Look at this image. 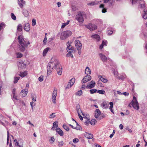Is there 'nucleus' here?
<instances>
[{
	"label": "nucleus",
	"instance_id": "18",
	"mask_svg": "<svg viewBox=\"0 0 147 147\" xmlns=\"http://www.w3.org/2000/svg\"><path fill=\"white\" fill-rule=\"evenodd\" d=\"M91 37L96 39L97 41H99L100 40V38L99 36L97 34H95L93 35H92L91 36Z\"/></svg>",
	"mask_w": 147,
	"mask_h": 147
},
{
	"label": "nucleus",
	"instance_id": "33",
	"mask_svg": "<svg viewBox=\"0 0 147 147\" xmlns=\"http://www.w3.org/2000/svg\"><path fill=\"white\" fill-rule=\"evenodd\" d=\"M82 90H79L76 93V95L77 96H80L82 95Z\"/></svg>",
	"mask_w": 147,
	"mask_h": 147
},
{
	"label": "nucleus",
	"instance_id": "42",
	"mask_svg": "<svg viewBox=\"0 0 147 147\" xmlns=\"http://www.w3.org/2000/svg\"><path fill=\"white\" fill-rule=\"evenodd\" d=\"M11 17L12 19L14 20H16V17L13 13H11Z\"/></svg>",
	"mask_w": 147,
	"mask_h": 147
},
{
	"label": "nucleus",
	"instance_id": "5",
	"mask_svg": "<svg viewBox=\"0 0 147 147\" xmlns=\"http://www.w3.org/2000/svg\"><path fill=\"white\" fill-rule=\"evenodd\" d=\"M71 34V32L69 30L64 31L61 33L60 38L62 40H64L67 37L70 36Z\"/></svg>",
	"mask_w": 147,
	"mask_h": 147
},
{
	"label": "nucleus",
	"instance_id": "64",
	"mask_svg": "<svg viewBox=\"0 0 147 147\" xmlns=\"http://www.w3.org/2000/svg\"><path fill=\"white\" fill-rule=\"evenodd\" d=\"M15 91L16 89L15 88L13 89L12 91V94H13V95H15Z\"/></svg>",
	"mask_w": 147,
	"mask_h": 147
},
{
	"label": "nucleus",
	"instance_id": "32",
	"mask_svg": "<svg viewBox=\"0 0 147 147\" xmlns=\"http://www.w3.org/2000/svg\"><path fill=\"white\" fill-rule=\"evenodd\" d=\"M63 127L67 131H68L69 130V127L65 124L63 125Z\"/></svg>",
	"mask_w": 147,
	"mask_h": 147
},
{
	"label": "nucleus",
	"instance_id": "58",
	"mask_svg": "<svg viewBox=\"0 0 147 147\" xmlns=\"http://www.w3.org/2000/svg\"><path fill=\"white\" fill-rule=\"evenodd\" d=\"M71 7L72 11H75L76 10V8L74 6H72Z\"/></svg>",
	"mask_w": 147,
	"mask_h": 147
},
{
	"label": "nucleus",
	"instance_id": "3",
	"mask_svg": "<svg viewBox=\"0 0 147 147\" xmlns=\"http://www.w3.org/2000/svg\"><path fill=\"white\" fill-rule=\"evenodd\" d=\"M86 15L84 12H79L76 16V19L80 23H82L84 21V18H86Z\"/></svg>",
	"mask_w": 147,
	"mask_h": 147
},
{
	"label": "nucleus",
	"instance_id": "50",
	"mask_svg": "<svg viewBox=\"0 0 147 147\" xmlns=\"http://www.w3.org/2000/svg\"><path fill=\"white\" fill-rule=\"evenodd\" d=\"M113 32L112 30H108L107 31V33L109 35H111L112 34Z\"/></svg>",
	"mask_w": 147,
	"mask_h": 147
},
{
	"label": "nucleus",
	"instance_id": "22",
	"mask_svg": "<svg viewBox=\"0 0 147 147\" xmlns=\"http://www.w3.org/2000/svg\"><path fill=\"white\" fill-rule=\"evenodd\" d=\"M143 18L144 19H147V10L143 11Z\"/></svg>",
	"mask_w": 147,
	"mask_h": 147
},
{
	"label": "nucleus",
	"instance_id": "17",
	"mask_svg": "<svg viewBox=\"0 0 147 147\" xmlns=\"http://www.w3.org/2000/svg\"><path fill=\"white\" fill-rule=\"evenodd\" d=\"M115 0H103V2L104 3H107L109 2V6H111L112 5Z\"/></svg>",
	"mask_w": 147,
	"mask_h": 147
},
{
	"label": "nucleus",
	"instance_id": "41",
	"mask_svg": "<svg viewBox=\"0 0 147 147\" xmlns=\"http://www.w3.org/2000/svg\"><path fill=\"white\" fill-rule=\"evenodd\" d=\"M79 141V140L77 138L74 139L73 140V142L74 143H76Z\"/></svg>",
	"mask_w": 147,
	"mask_h": 147
},
{
	"label": "nucleus",
	"instance_id": "24",
	"mask_svg": "<svg viewBox=\"0 0 147 147\" xmlns=\"http://www.w3.org/2000/svg\"><path fill=\"white\" fill-rule=\"evenodd\" d=\"M50 49H51L49 47H47L43 51V56H45L46 55L47 53L49 50Z\"/></svg>",
	"mask_w": 147,
	"mask_h": 147
},
{
	"label": "nucleus",
	"instance_id": "43",
	"mask_svg": "<svg viewBox=\"0 0 147 147\" xmlns=\"http://www.w3.org/2000/svg\"><path fill=\"white\" fill-rule=\"evenodd\" d=\"M20 0L18 1V3L21 8H22L23 7V4L20 2Z\"/></svg>",
	"mask_w": 147,
	"mask_h": 147
},
{
	"label": "nucleus",
	"instance_id": "7",
	"mask_svg": "<svg viewBox=\"0 0 147 147\" xmlns=\"http://www.w3.org/2000/svg\"><path fill=\"white\" fill-rule=\"evenodd\" d=\"M75 79L74 78H72L68 82L67 87H66V89L70 88L74 84L75 82Z\"/></svg>",
	"mask_w": 147,
	"mask_h": 147
},
{
	"label": "nucleus",
	"instance_id": "47",
	"mask_svg": "<svg viewBox=\"0 0 147 147\" xmlns=\"http://www.w3.org/2000/svg\"><path fill=\"white\" fill-rule=\"evenodd\" d=\"M58 146L59 147H61L62 146L63 144V141H61V142H58Z\"/></svg>",
	"mask_w": 147,
	"mask_h": 147
},
{
	"label": "nucleus",
	"instance_id": "21",
	"mask_svg": "<svg viewBox=\"0 0 147 147\" xmlns=\"http://www.w3.org/2000/svg\"><path fill=\"white\" fill-rule=\"evenodd\" d=\"M98 78H99L101 81L105 83H106L107 82L108 80L107 79L103 77H102L101 76H98Z\"/></svg>",
	"mask_w": 147,
	"mask_h": 147
},
{
	"label": "nucleus",
	"instance_id": "52",
	"mask_svg": "<svg viewBox=\"0 0 147 147\" xmlns=\"http://www.w3.org/2000/svg\"><path fill=\"white\" fill-rule=\"evenodd\" d=\"M77 110V113L78 114H79V113H80V112L81 113H82V115H83V116H84V114H83L82 112V111L81 109H76Z\"/></svg>",
	"mask_w": 147,
	"mask_h": 147
},
{
	"label": "nucleus",
	"instance_id": "12",
	"mask_svg": "<svg viewBox=\"0 0 147 147\" xmlns=\"http://www.w3.org/2000/svg\"><path fill=\"white\" fill-rule=\"evenodd\" d=\"M18 65L19 69H25L26 67V65L24 62L22 63V62H20Z\"/></svg>",
	"mask_w": 147,
	"mask_h": 147
},
{
	"label": "nucleus",
	"instance_id": "53",
	"mask_svg": "<svg viewBox=\"0 0 147 147\" xmlns=\"http://www.w3.org/2000/svg\"><path fill=\"white\" fill-rule=\"evenodd\" d=\"M90 120L89 119H87L86 120V121L85 122V124L86 125H88L90 123Z\"/></svg>",
	"mask_w": 147,
	"mask_h": 147
},
{
	"label": "nucleus",
	"instance_id": "27",
	"mask_svg": "<svg viewBox=\"0 0 147 147\" xmlns=\"http://www.w3.org/2000/svg\"><path fill=\"white\" fill-rule=\"evenodd\" d=\"M97 122V121L95 119H93L91 120L90 123L92 125H94Z\"/></svg>",
	"mask_w": 147,
	"mask_h": 147
},
{
	"label": "nucleus",
	"instance_id": "35",
	"mask_svg": "<svg viewBox=\"0 0 147 147\" xmlns=\"http://www.w3.org/2000/svg\"><path fill=\"white\" fill-rule=\"evenodd\" d=\"M20 78V77H15L14 78V83L15 84L17 83L18 82V80H19Z\"/></svg>",
	"mask_w": 147,
	"mask_h": 147
},
{
	"label": "nucleus",
	"instance_id": "54",
	"mask_svg": "<svg viewBox=\"0 0 147 147\" xmlns=\"http://www.w3.org/2000/svg\"><path fill=\"white\" fill-rule=\"evenodd\" d=\"M47 36H45V37L44 39L43 40V43L44 44V45H45L46 43L47 42Z\"/></svg>",
	"mask_w": 147,
	"mask_h": 147
},
{
	"label": "nucleus",
	"instance_id": "14",
	"mask_svg": "<svg viewBox=\"0 0 147 147\" xmlns=\"http://www.w3.org/2000/svg\"><path fill=\"white\" fill-rule=\"evenodd\" d=\"M100 114L101 112L100 111L99 109H96L95 111L94 117L96 118H97Z\"/></svg>",
	"mask_w": 147,
	"mask_h": 147
},
{
	"label": "nucleus",
	"instance_id": "25",
	"mask_svg": "<svg viewBox=\"0 0 147 147\" xmlns=\"http://www.w3.org/2000/svg\"><path fill=\"white\" fill-rule=\"evenodd\" d=\"M27 74L26 71H24V72L21 71L20 72V75L21 77L23 78L26 76Z\"/></svg>",
	"mask_w": 147,
	"mask_h": 147
},
{
	"label": "nucleus",
	"instance_id": "40",
	"mask_svg": "<svg viewBox=\"0 0 147 147\" xmlns=\"http://www.w3.org/2000/svg\"><path fill=\"white\" fill-rule=\"evenodd\" d=\"M88 136L87 137L88 139H91L92 138H93V135L92 134L88 133Z\"/></svg>",
	"mask_w": 147,
	"mask_h": 147
},
{
	"label": "nucleus",
	"instance_id": "48",
	"mask_svg": "<svg viewBox=\"0 0 147 147\" xmlns=\"http://www.w3.org/2000/svg\"><path fill=\"white\" fill-rule=\"evenodd\" d=\"M55 114L54 113L51 114L49 118H53L55 117Z\"/></svg>",
	"mask_w": 147,
	"mask_h": 147
},
{
	"label": "nucleus",
	"instance_id": "23",
	"mask_svg": "<svg viewBox=\"0 0 147 147\" xmlns=\"http://www.w3.org/2000/svg\"><path fill=\"white\" fill-rule=\"evenodd\" d=\"M104 4H101L100 5L99 7L100 8H102V12L105 13L107 11L106 9L104 8Z\"/></svg>",
	"mask_w": 147,
	"mask_h": 147
},
{
	"label": "nucleus",
	"instance_id": "38",
	"mask_svg": "<svg viewBox=\"0 0 147 147\" xmlns=\"http://www.w3.org/2000/svg\"><path fill=\"white\" fill-rule=\"evenodd\" d=\"M5 24L4 23H2L0 24V30L2 29L5 27Z\"/></svg>",
	"mask_w": 147,
	"mask_h": 147
},
{
	"label": "nucleus",
	"instance_id": "57",
	"mask_svg": "<svg viewBox=\"0 0 147 147\" xmlns=\"http://www.w3.org/2000/svg\"><path fill=\"white\" fill-rule=\"evenodd\" d=\"M103 43H104V42H102V44L100 45V49H102L103 48Z\"/></svg>",
	"mask_w": 147,
	"mask_h": 147
},
{
	"label": "nucleus",
	"instance_id": "39",
	"mask_svg": "<svg viewBox=\"0 0 147 147\" xmlns=\"http://www.w3.org/2000/svg\"><path fill=\"white\" fill-rule=\"evenodd\" d=\"M58 123L57 121H56L55 122H54L53 123V127H52V128L51 129L52 130H55V129L54 128L55 127V125H56V123Z\"/></svg>",
	"mask_w": 147,
	"mask_h": 147
},
{
	"label": "nucleus",
	"instance_id": "8",
	"mask_svg": "<svg viewBox=\"0 0 147 147\" xmlns=\"http://www.w3.org/2000/svg\"><path fill=\"white\" fill-rule=\"evenodd\" d=\"M91 79V76L90 75H87V76L84 77L82 80V83H85L90 81Z\"/></svg>",
	"mask_w": 147,
	"mask_h": 147
},
{
	"label": "nucleus",
	"instance_id": "63",
	"mask_svg": "<svg viewBox=\"0 0 147 147\" xmlns=\"http://www.w3.org/2000/svg\"><path fill=\"white\" fill-rule=\"evenodd\" d=\"M119 127L120 129H122L123 128V125L121 124L119 125Z\"/></svg>",
	"mask_w": 147,
	"mask_h": 147
},
{
	"label": "nucleus",
	"instance_id": "49",
	"mask_svg": "<svg viewBox=\"0 0 147 147\" xmlns=\"http://www.w3.org/2000/svg\"><path fill=\"white\" fill-rule=\"evenodd\" d=\"M66 56L67 57H71L72 58H73V55L71 53H67L66 55Z\"/></svg>",
	"mask_w": 147,
	"mask_h": 147
},
{
	"label": "nucleus",
	"instance_id": "29",
	"mask_svg": "<svg viewBox=\"0 0 147 147\" xmlns=\"http://www.w3.org/2000/svg\"><path fill=\"white\" fill-rule=\"evenodd\" d=\"M17 58H19L23 56V55L20 53H16Z\"/></svg>",
	"mask_w": 147,
	"mask_h": 147
},
{
	"label": "nucleus",
	"instance_id": "37",
	"mask_svg": "<svg viewBox=\"0 0 147 147\" xmlns=\"http://www.w3.org/2000/svg\"><path fill=\"white\" fill-rule=\"evenodd\" d=\"M56 96H52L53 102L55 104L56 102Z\"/></svg>",
	"mask_w": 147,
	"mask_h": 147
},
{
	"label": "nucleus",
	"instance_id": "13",
	"mask_svg": "<svg viewBox=\"0 0 147 147\" xmlns=\"http://www.w3.org/2000/svg\"><path fill=\"white\" fill-rule=\"evenodd\" d=\"M24 29L25 31L27 32L29 31L30 29V24L29 23H27L25 24Z\"/></svg>",
	"mask_w": 147,
	"mask_h": 147
},
{
	"label": "nucleus",
	"instance_id": "51",
	"mask_svg": "<svg viewBox=\"0 0 147 147\" xmlns=\"http://www.w3.org/2000/svg\"><path fill=\"white\" fill-rule=\"evenodd\" d=\"M32 25L33 26H35L36 24V20L34 19H33L32 20Z\"/></svg>",
	"mask_w": 147,
	"mask_h": 147
},
{
	"label": "nucleus",
	"instance_id": "46",
	"mask_svg": "<svg viewBox=\"0 0 147 147\" xmlns=\"http://www.w3.org/2000/svg\"><path fill=\"white\" fill-rule=\"evenodd\" d=\"M43 80V76H41L38 78V80L40 82H42Z\"/></svg>",
	"mask_w": 147,
	"mask_h": 147
},
{
	"label": "nucleus",
	"instance_id": "1",
	"mask_svg": "<svg viewBox=\"0 0 147 147\" xmlns=\"http://www.w3.org/2000/svg\"><path fill=\"white\" fill-rule=\"evenodd\" d=\"M47 75H49L51 72V70L55 69L59 75H61L62 73V68L57 59L55 57L52 58L47 67Z\"/></svg>",
	"mask_w": 147,
	"mask_h": 147
},
{
	"label": "nucleus",
	"instance_id": "10",
	"mask_svg": "<svg viewBox=\"0 0 147 147\" xmlns=\"http://www.w3.org/2000/svg\"><path fill=\"white\" fill-rule=\"evenodd\" d=\"M70 44L69 42H68L67 43V50L69 53H72L74 51V48L72 46L70 45Z\"/></svg>",
	"mask_w": 147,
	"mask_h": 147
},
{
	"label": "nucleus",
	"instance_id": "36",
	"mask_svg": "<svg viewBox=\"0 0 147 147\" xmlns=\"http://www.w3.org/2000/svg\"><path fill=\"white\" fill-rule=\"evenodd\" d=\"M75 129L77 130H81L82 129V128L80 125H77V126L75 127Z\"/></svg>",
	"mask_w": 147,
	"mask_h": 147
},
{
	"label": "nucleus",
	"instance_id": "19",
	"mask_svg": "<svg viewBox=\"0 0 147 147\" xmlns=\"http://www.w3.org/2000/svg\"><path fill=\"white\" fill-rule=\"evenodd\" d=\"M140 7L143 9V11L147 10V7L146 6L144 2L143 3L140 4Z\"/></svg>",
	"mask_w": 147,
	"mask_h": 147
},
{
	"label": "nucleus",
	"instance_id": "45",
	"mask_svg": "<svg viewBox=\"0 0 147 147\" xmlns=\"http://www.w3.org/2000/svg\"><path fill=\"white\" fill-rule=\"evenodd\" d=\"M57 90H54L52 96H57Z\"/></svg>",
	"mask_w": 147,
	"mask_h": 147
},
{
	"label": "nucleus",
	"instance_id": "11",
	"mask_svg": "<svg viewBox=\"0 0 147 147\" xmlns=\"http://www.w3.org/2000/svg\"><path fill=\"white\" fill-rule=\"evenodd\" d=\"M96 85L95 82L94 81H92L89 85H88L86 87L88 88L91 89L94 88Z\"/></svg>",
	"mask_w": 147,
	"mask_h": 147
},
{
	"label": "nucleus",
	"instance_id": "56",
	"mask_svg": "<svg viewBox=\"0 0 147 147\" xmlns=\"http://www.w3.org/2000/svg\"><path fill=\"white\" fill-rule=\"evenodd\" d=\"M51 140L53 142L52 143L51 142V143H53L54 142L55 139L54 137H52L51 138Z\"/></svg>",
	"mask_w": 147,
	"mask_h": 147
},
{
	"label": "nucleus",
	"instance_id": "2",
	"mask_svg": "<svg viewBox=\"0 0 147 147\" xmlns=\"http://www.w3.org/2000/svg\"><path fill=\"white\" fill-rule=\"evenodd\" d=\"M18 39L19 43L18 47L19 50L21 52L25 51L26 49L28 46V45L30 44V42L25 41L23 38V36L22 35H19Z\"/></svg>",
	"mask_w": 147,
	"mask_h": 147
},
{
	"label": "nucleus",
	"instance_id": "31",
	"mask_svg": "<svg viewBox=\"0 0 147 147\" xmlns=\"http://www.w3.org/2000/svg\"><path fill=\"white\" fill-rule=\"evenodd\" d=\"M97 92L99 94H104L105 93V91L103 90H98Z\"/></svg>",
	"mask_w": 147,
	"mask_h": 147
},
{
	"label": "nucleus",
	"instance_id": "44",
	"mask_svg": "<svg viewBox=\"0 0 147 147\" xmlns=\"http://www.w3.org/2000/svg\"><path fill=\"white\" fill-rule=\"evenodd\" d=\"M31 98H32V100L34 101H36V98L35 95H31Z\"/></svg>",
	"mask_w": 147,
	"mask_h": 147
},
{
	"label": "nucleus",
	"instance_id": "28",
	"mask_svg": "<svg viewBox=\"0 0 147 147\" xmlns=\"http://www.w3.org/2000/svg\"><path fill=\"white\" fill-rule=\"evenodd\" d=\"M98 3L96 1H92L90 3L88 4V5H94L97 4Z\"/></svg>",
	"mask_w": 147,
	"mask_h": 147
},
{
	"label": "nucleus",
	"instance_id": "15",
	"mask_svg": "<svg viewBox=\"0 0 147 147\" xmlns=\"http://www.w3.org/2000/svg\"><path fill=\"white\" fill-rule=\"evenodd\" d=\"M56 132L61 136H63V131L59 127L57 128L56 129Z\"/></svg>",
	"mask_w": 147,
	"mask_h": 147
},
{
	"label": "nucleus",
	"instance_id": "30",
	"mask_svg": "<svg viewBox=\"0 0 147 147\" xmlns=\"http://www.w3.org/2000/svg\"><path fill=\"white\" fill-rule=\"evenodd\" d=\"M90 92L91 94H93L94 93L96 92L97 91V90L95 88H94L90 90Z\"/></svg>",
	"mask_w": 147,
	"mask_h": 147
},
{
	"label": "nucleus",
	"instance_id": "34",
	"mask_svg": "<svg viewBox=\"0 0 147 147\" xmlns=\"http://www.w3.org/2000/svg\"><path fill=\"white\" fill-rule=\"evenodd\" d=\"M86 71H87V72L89 73L88 74H90L91 73V71L90 69L88 67H87L85 69Z\"/></svg>",
	"mask_w": 147,
	"mask_h": 147
},
{
	"label": "nucleus",
	"instance_id": "4",
	"mask_svg": "<svg viewBox=\"0 0 147 147\" xmlns=\"http://www.w3.org/2000/svg\"><path fill=\"white\" fill-rule=\"evenodd\" d=\"M130 105H132L135 109L138 110L139 109V107L138 103L135 96H133V99L130 104L129 105V106L131 107Z\"/></svg>",
	"mask_w": 147,
	"mask_h": 147
},
{
	"label": "nucleus",
	"instance_id": "6",
	"mask_svg": "<svg viewBox=\"0 0 147 147\" xmlns=\"http://www.w3.org/2000/svg\"><path fill=\"white\" fill-rule=\"evenodd\" d=\"M86 27L91 31L95 30L97 29V26L95 24L91 23H90L88 25H86Z\"/></svg>",
	"mask_w": 147,
	"mask_h": 147
},
{
	"label": "nucleus",
	"instance_id": "20",
	"mask_svg": "<svg viewBox=\"0 0 147 147\" xmlns=\"http://www.w3.org/2000/svg\"><path fill=\"white\" fill-rule=\"evenodd\" d=\"M28 93V90L26 89V90H25L24 89L22 90L21 91V93H23L22 94L23 97H25L26 95Z\"/></svg>",
	"mask_w": 147,
	"mask_h": 147
},
{
	"label": "nucleus",
	"instance_id": "9",
	"mask_svg": "<svg viewBox=\"0 0 147 147\" xmlns=\"http://www.w3.org/2000/svg\"><path fill=\"white\" fill-rule=\"evenodd\" d=\"M75 46L78 50H80L82 48V44L79 40H76L75 41Z\"/></svg>",
	"mask_w": 147,
	"mask_h": 147
},
{
	"label": "nucleus",
	"instance_id": "61",
	"mask_svg": "<svg viewBox=\"0 0 147 147\" xmlns=\"http://www.w3.org/2000/svg\"><path fill=\"white\" fill-rule=\"evenodd\" d=\"M33 104H34V106L35 105V103H34L33 102H30V104L32 107V109H33Z\"/></svg>",
	"mask_w": 147,
	"mask_h": 147
},
{
	"label": "nucleus",
	"instance_id": "55",
	"mask_svg": "<svg viewBox=\"0 0 147 147\" xmlns=\"http://www.w3.org/2000/svg\"><path fill=\"white\" fill-rule=\"evenodd\" d=\"M54 39V38L53 37H52L49 38L48 40V42H50L52 40H53Z\"/></svg>",
	"mask_w": 147,
	"mask_h": 147
},
{
	"label": "nucleus",
	"instance_id": "62",
	"mask_svg": "<svg viewBox=\"0 0 147 147\" xmlns=\"http://www.w3.org/2000/svg\"><path fill=\"white\" fill-rule=\"evenodd\" d=\"M102 105L103 107H104V108H107V105L106 104H104L103 103Z\"/></svg>",
	"mask_w": 147,
	"mask_h": 147
},
{
	"label": "nucleus",
	"instance_id": "59",
	"mask_svg": "<svg viewBox=\"0 0 147 147\" xmlns=\"http://www.w3.org/2000/svg\"><path fill=\"white\" fill-rule=\"evenodd\" d=\"M121 94L124 95L125 96H128L129 95V93L127 92H124L121 93Z\"/></svg>",
	"mask_w": 147,
	"mask_h": 147
},
{
	"label": "nucleus",
	"instance_id": "26",
	"mask_svg": "<svg viewBox=\"0 0 147 147\" xmlns=\"http://www.w3.org/2000/svg\"><path fill=\"white\" fill-rule=\"evenodd\" d=\"M17 30L19 31H22V26L21 24H19L17 26Z\"/></svg>",
	"mask_w": 147,
	"mask_h": 147
},
{
	"label": "nucleus",
	"instance_id": "16",
	"mask_svg": "<svg viewBox=\"0 0 147 147\" xmlns=\"http://www.w3.org/2000/svg\"><path fill=\"white\" fill-rule=\"evenodd\" d=\"M99 56L100 57L102 60L103 62H105L107 60V57L102 53H100Z\"/></svg>",
	"mask_w": 147,
	"mask_h": 147
},
{
	"label": "nucleus",
	"instance_id": "60",
	"mask_svg": "<svg viewBox=\"0 0 147 147\" xmlns=\"http://www.w3.org/2000/svg\"><path fill=\"white\" fill-rule=\"evenodd\" d=\"M66 25H66V24H65V23H63L62 25L61 28H64Z\"/></svg>",
	"mask_w": 147,
	"mask_h": 147
}]
</instances>
